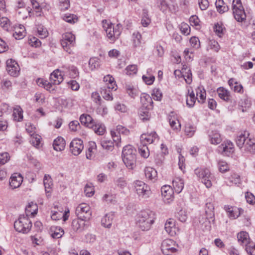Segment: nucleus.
I'll return each instance as SVG.
<instances>
[{"mask_svg":"<svg viewBox=\"0 0 255 255\" xmlns=\"http://www.w3.org/2000/svg\"><path fill=\"white\" fill-rule=\"evenodd\" d=\"M233 13L235 19L243 22L246 19V14L241 0H233L232 2Z\"/></svg>","mask_w":255,"mask_h":255,"instance_id":"5","label":"nucleus"},{"mask_svg":"<svg viewBox=\"0 0 255 255\" xmlns=\"http://www.w3.org/2000/svg\"><path fill=\"white\" fill-rule=\"evenodd\" d=\"M215 4L217 11L220 13H223L229 10L228 5L225 4L223 0H217Z\"/></svg>","mask_w":255,"mask_h":255,"instance_id":"43","label":"nucleus"},{"mask_svg":"<svg viewBox=\"0 0 255 255\" xmlns=\"http://www.w3.org/2000/svg\"><path fill=\"white\" fill-rule=\"evenodd\" d=\"M43 184L45 187V191L50 192L53 185L52 180L51 177L48 175H45L43 179Z\"/></svg>","mask_w":255,"mask_h":255,"instance_id":"45","label":"nucleus"},{"mask_svg":"<svg viewBox=\"0 0 255 255\" xmlns=\"http://www.w3.org/2000/svg\"><path fill=\"white\" fill-rule=\"evenodd\" d=\"M182 75L186 83L190 84L192 81V73L190 69L186 68H183L182 69Z\"/></svg>","mask_w":255,"mask_h":255,"instance_id":"47","label":"nucleus"},{"mask_svg":"<svg viewBox=\"0 0 255 255\" xmlns=\"http://www.w3.org/2000/svg\"><path fill=\"white\" fill-rule=\"evenodd\" d=\"M63 80V76L59 69L54 70L50 76V81L54 84L59 85Z\"/></svg>","mask_w":255,"mask_h":255,"instance_id":"23","label":"nucleus"},{"mask_svg":"<svg viewBox=\"0 0 255 255\" xmlns=\"http://www.w3.org/2000/svg\"><path fill=\"white\" fill-rule=\"evenodd\" d=\"M12 116L15 121L20 122L23 120V110L19 106H15L14 107Z\"/></svg>","mask_w":255,"mask_h":255,"instance_id":"33","label":"nucleus"},{"mask_svg":"<svg viewBox=\"0 0 255 255\" xmlns=\"http://www.w3.org/2000/svg\"><path fill=\"white\" fill-rule=\"evenodd\" d=\"M133 45L134 47H141V35L138 32H134L132 34Z\"/></svg>","mask_w":255,"mask_h":255,"instance_id":"42","label":"nucleus"},{"mask_svg":"<svg viewBox=\"0 0 255 255\" xmlns=\"http://www.w3.org/2000/svg\"><path fill=\"white\" fill-rule=\"evenodd\" d=\"M205 213L208 219H214V206L210 202H207L205 208Z\"/></svg>","mask_w":255,"mask_h":255,"instance_id":"34","label":"nucleus"},{"mask_svg":"<svg viewBox=\"0 0 255 255\" xmlns=\"http://www.w3.org/2000/svg\"><path fill=\"white\" fill-rule=\"evenodd\" d=\"M37 211V207L36 205L32 202L29 203L25 208V212L27 214V216H28V214H31L34 216L35 214H36Z\"/></svg>","mask_w":255,"mask_h":255,"instance_id":"48","label":"nucleus"},{"mask_svg":"<svg viewBox=\"0 0 255 255\" xmlns=\"http://www.w3.org/2000/svg\"><path fill=\"white\" fill-rule=\"evenodd\" d=\"M136 150L131 145L125 146L122 151V158L125 164L129 169L135 166Z\"/></svg>","mask_w":255,"mask_h":255,"instance_id":"3","label":"nucleus"},{"mask_svg":"<svg viewBox=\"0 0 255 255\" xmlns=\"http://www.w3.org/2000/svg\"><path fill=\"white\" fill-rule=\"evenodd\" d=\"M231 183L238 185L241 183L240 176L236 173H233L229 177Z\"/></svg>","mask_w":255,"mask_h":255,"instance_id":"52","label":"nucleus"},{"mask_svg":"<svg viewBox=\"0 0 255 255\" xmlns=\"http://www.w3.org/2000/svg\"><path fill=\"white\" fill-rule=\"evenodd\" d=\"M173 187L175 191L179 194L184 188L183 180L179 177H176L172 181Z\"/></svg>","mask_w":255,"mask_h":255,"instance_id":"28","label":"nucleus"},{"mask_svg":"<svg viewBox=\"0 0 255 255\" xmlns=\"http://www.w3.org/2000/svg\"><path fill=\"white\" fill-rule=\"evenodd\" d=\"M137 71V66L135 65L128 66L126 69V74L128 75L135 74Z\"/></svg>","mask_w":255,"mask_h":255,"instance_id":"58","label":"nucleus"},{"mask_svg":"<svg viewBox=\"0 0 255 255\" xmlns=\"http://www.w3.org/2000/svg\"><path fill=\"white\" fill-rule=\"evenodd\" d=\"M127 91L129 96L132 98H134L138 94L137 90L130 86H128L127 88Z\"/></svg>","mask_w":255,"mask_h":255,"instance_id":"63","label":"nucleus"},{"mask_svg":"<svg viewBox=\"0 0 255 255\" xmlns=\"http://www.w3.org/2000/svg\"><path fill=\"white\" fill-rule=\"evenodd\" d=\"M59 8L61 10H65L70 6L69 0H58Z\"/></svg>","mask_w":255,"mask_h":255,"instance_id":"59","label":"nucleus"},{"mask_svg":"<svg viewBox=\"0 0 255 255\" xmlns=\"http://www.w3.org/2000/svg\"><path fill=\"white\" fill-rule=\"evenodd\" d=\"M41 136L35 132L30 134V142L34 147H38L40 143Z\"/></svg>","mask_w":255,"mask_h":255,"instance_id":"46","label":"nucleus"},{"mask_svg":"<svg viewBox=\"0 0 255 255\" xmlns=\"http://www.w3.org/2000/svg\"><path fill=\"white\" fill-rule=\"evenodd\" d=\"M175 242L171 239H165L161 244V251L165 255H171L177 251Z\"/></svg>","mask_w":255,"mask_h":255,"instance_id":"11","label":"nucleus"},{"mask_svg":"<svg viewBox=\"0 0 255 255\" xmlns=\"http://www.w3.org/2000/svg\"><path fill=\"white\" fill-rule=\"evenodd\" d=\"M87 222L79 218L74 219L71 223V236L75 233H79L85 230L88 227V225L86 223Z\"/></svg>","mask_w":255,"mask_h":255,"instance_id":"12","label":"nucleus"},{"mask_svg":"<svg viewBox=\"0 0 255 255\" xmlns=\"http://www.w3.org/2000/svg\"><path fill=\"white\" fill-rule=\"evenodd\" d=\"M100 143L102 147L105 149L112 151L114 149V142L111 140L104 138L101 139Z\"/></svg>","mask_w":255,"mask_h":255,"instance_id":"41","label":"nucleus"},{"mask_svg":"<svg viewBox=\"0 0 255 255\" xmlns=\"http://www.w3.org/2000/svg\"><path fill=\"white\" fill-rule=\"evenodd\" d=\"M150 109L141 108L139 112V116L143 121H148L150 118V114L149 112Z\"/></svg>","mask_w":255,"mask_h":255,"instance_id":"44","label":"nucleus"},{"mask_svg":"<svg viewBox=\"0 0 255 255\" xmlns=\"http://www.w3.org/2000/svg\"><path fill=\"white\" fill-rule=\"evenodd\" d=\"M25 29L23 25H20L18 27L15 29L14 32L13 33V37L16 39H21L25 36Z\"/></svg>","mask_w":255,"mask_h":255,"instance_id":"36","label":"nucleus"},{"mask_svg":"<svg viewBox=\"0 0 255 255\" xmlns=\"http://www.w3.org/2000/svg\"><path fill=\"white\" fill-rule=\"evenodd\" d=\"M49 233L52 238L59 239L62 237L64 232L63 229L60 227L52 226L49 229Z\"/></svg>","mask_w":255,"mask_h":255,"instance_id":"21","label":"nucleus"},{"mask_svg":"<svg viewBox=\"0 0 255 255\" xmlns=\"http://www.w3.org/2000/svg\"><path fill=\"white\" fill-rule=\"evenodd\" d=\"M218 168L222 173L226 172L229 170V167L227 163L225 161L220 160L218 162Z\"/></svg>","mask_w":255,"mask_h":255,"instance_id":"51","label":"nucleus"},{"mask_svg":"<svg viewBox=\"0 0 255 255\" xmlns=\"http://www.w3.org/2000/svg\"><path fill=\"white\" fill-rule=\"evenodd\" d=\"M63 72L68 73L70 77L75 78L78 76V71L74 66L64 65L62 67Z\"/></svg>","mask_w":255,"mask_h":255,"instance_id":"26","label":"nucleus"},{"mask_svg":"<svg viewBox=\"0 0 255 255\" xmlns=\"http://www.w3.org/2000/svg\"><path fill=\"white\" fill-rule=\"evenodd\" d=\"M140 102L142 104L141 108L151 109L152 108L153 101L151 97L145 93L141 94L140 96Z\"/></svg>","mask_w":255,"mask_h":255,"instance_id":"20","label":"nucleus"},{"mask_svg":"<svg viewBox=\"0 0 255 255\" xmlns=\"http://www.w3.org/2000/svg\"><path fill=\"white\" fill-rule=\"evenodd\" d=\"M237 238L239 243L246 247L252 242L250 241L249 234L246 232H241L238 234Z\"/></svg>","mask_w":255,"mask_h":255,"instance_id":"22","label":"nucleus"},{"mask_svg":"<svg viewBox=\"0 0 255 255\" xmlns=\"http://www.w3.org/2000/svg\"><path fill=\"white\" fill-rule=\"evenodd\" d=\"M0 25L4 29L7 30L10 26L9 20L5 17H2L0 18Z\"/></svg>","mask_w":255,"mask_h":255,"instance_id":"54","label":"nucleus"},{"mask_svg":"<svg viewBox=\"0 0 255 255\" xmlns=\"http://www.w3.org/2000/svg\"><path fill=\"white\" fill-rule=\"evenodd\" d=\"M23 181V177L20 174L14 173L12 175L9 181V185L12 189L18 188Z\"/></svg>","mask_w":255,"mask_h":255,"instance_id":"18","label":"nucleus"},{"mask_svg":"<svg viewBox=\"0 0 255 255\" xmlns=\"http://www.w3.org/2000/svg\"><path fill=\"white\" fill-rule=\"evenodd\" d=\"M75 213L78 218L87 221H89L92 216L91 208L86 203L79 204L76 209Z\"/></svg>","mask_w":255,"mask_h":255,"instance_id":"9","label":"nucleus"},{"mask_svg":"<svg viewBox=\"0 0 255 255\" xmlns=\"http://www.w3.org/2000/svg\"><path fill=\"white\" fill-rule=\"evenodd\" d=\"M218 96L225 101L228 102L230 100V92L224 87H219L217 90Z\"/></svg>","mask_w":255,"mask_h":255,"instance_id":"29","label":"nucleus"},{"mask_svg":"<svg viewBox=\"0 0 255 255\" xmlns=\"http://www.w3.org/2000/svg\"><path fill=\"white\" fill-rule=\"evenodd\" d=\"M139 153L144 158H147L149 155V150L146 145L143 144L138 148Z\"/></svg>","mask_w":255,"mask_h":255,"instance_id":"49","label":"nucleus"},{"mask_svg":"<svg viewBox=\"0 0 255 255\" xmlns=\"http://www.w3.org/2000/svg\"><path fill=\"white\" fill-rule=\"evenodd\" d=\"M206 91L202 87H198L196 89V99L201 103H203L206 99Z\"/></svg>","mask_w":255,"mask_h":255,"instance_id":"39","label":"nucleus"},{"mask_svg":"<svg viewBox=\"0 0 255 255\" xmlns=\"http://www.w3.org/2000/svg\"><path fill=\"white\" fill-rule=\"evenodd\" d=\"M114 215L113 213H109L105 215V216L101 220L102 225L108 228H110L113 223Z\"/></svg>","mask_w":255,"mask_h":255,"instance_id":"30","label":"nucleus"},{"mask_svg":"<svg viewBox=\"0 0 255 255\" xmlns=\"http://www.w3.org/2000/svg\"><path fill=\"white\" fill-rule=\"evenodd\" d=\"M61 44L64 50L69 54L72 53L71 47L75 46V36L71 32H66L62 35Z\"/></svg>","mask_w":255,"mask_h":255,"instance_id":"7","label":"nucleus"},{"mask_svg":"<svg viewBox=\"0 0 255 255\" xmlns=\"http://www.w3.org/2000/svg\"><path fill=\"white\" fill-rule=\"evenodd\" d=\"M145 176L146 178L150 180H155L157 173L156 170L152 167H146L144 169Z\"/></svg>","mask_w":255,"mask_h":255,"instance_id":"31","label":"nucleus"},{"mask_svg":"<svg viewBox=\"0 0 255 255\" xmlns=\"http://www.w3.org/2000/svg\"><path fill=\"white\" fill-rule=\"evenodd\" d=\"M111 134L113 139V142H115L118 146H119V142L121 140L120 134L115 130H111Z\"/></svg>","mask_w":255,"mask_h":255,"instance_id":"60","label":"nucleus"},{"mask_svg":"<svg viewBox=\"0 0 255 255\" xmlns=\"http://www.w3.org/2000/svg\"><path fill=\"white\" fill-rule=\"evenodd\" d=\"M161 195L165 201L169 202V200H172L173 199V191L171 186L164 185L161 189Z\"/></svg>","mask_w":255,"mask_h":255,"instance_id":"16","label":"nucleus"},{"mask_svg":"<svg viewBox=\"0 0 255 255\" xmlns=\"http://www.w3.org/2000/svg\"><path fill=\"white\" fill-rule=\"evenodd\" d=\"M176 217L181 222H185L187 219V215L185 211L181 210L176 215Z\"/></svg>","mask_w":255,"mask_h":255,"instance_id":"57","label":"nucleus"},{"mask_svg":"<svg viewBox=\"0 0 255 255\" xmlns=\"http://www.w3.org/2000/svg\"><path fill=\"white\" fill-rule=\"evenodd\" d=\"M104 81L106 82L105 87L108 89L116 90V82L114 78L111 75H108L104 77Z\"/></svg>","mask_w":255,"mask_h":255,"instance_id":"35","label":"nucleus"},{"mask_svg":"<svg viewBox=\"0 0 255 255\" xmlns=\"http://www.w3.org/2000/svg\"><path fill=\"white\" fill-rule=\"evenodd\" d=\"M180 30L182 34L188 35L190 33V27L187 23H182L180 26Z\"/></svg>","mask_w":255,"mask_h":255,"instance_id":"64","label":"nucleus"},{"mask_svg":"<svg viewBox=\"0 0 255 255\" xmlns=\"http://www.w3.org/2000/svg\"><path fill=\"white\" fill-rule=\"evenodd\" d=\"M96 144L95 142H90V147L86 152V158L88 159H92L94 157V154L96 151Z\"/></svg>","mask_w":255,"mask_h":255,"instance_id":"38","label":"nucleus"},{"mask_svg":"<svg viewBox=\"0 0 255 255\" xmlns=\"http://www.w3.org/2000/svg\"><path fill=\"white\" fill-rule=\"evenodd\" d=\"M218 150L222 154L230 156L234 151V145L231 141L227 140L218 147Z\"/></svg>","mask_w":255,"mask_h":255,"instance_id":"15","label":"nucleus"},{"mask_svg":"<svg viewBox=\"0 0 255 255\" xmlns=\"http://www.w3.org/2000/svg\"><path fill=\"white\" fill-rule=\"evenodd\" d=\"M31 222L27 217H20L14 223L15 230L23 234L28 233L31 230Z\"/></svg>","mask_w":255,"mask_h":255,"instance_id":"6","label":"nucleus"},{"mask_svg":"<svg viewBox=\"0 0 255 255\" xmlns=\"http://www.w3.org/2000/svg\"><path fill=\"white\" fill-rule=\"evenodd\" d=\"M236 142L242 152L255 153V138L250 137L248 131H245L238 135Z\"/></svg>","mask_w":255,"mask_h":255,"instance_id":"1","label":"nucleus"},{"mask_svg":"<svg viewBox=\"0 0 255 255\" xmlns=\"http://www.w3.org/2000/svg\"><path fill=\"white\" fill-rule=\"evenodd\" d=\"M93 130L96 134L98 135H103L106 131V128L104 125L101 123H95L93 126L90 128Z\"/></svg>","mask_w":255,"mask_h":255,"instance_id":"32","label":"nucleus"},{"mask_svg":"<svg viewBox=\"0 0 255 255\" xmlns=\"http://www.w3.org/2000/svg\"><path fill=\"white\" fill-rule=\"evenodd\" d=\"M111 89H108L107 87L103 86L101 88V94L103 98L106 100L112 101L113 99Z\"/></svg>","mask_w":255,"mask_h":255,"instance_id":"40","label":"nucleus"},{"mask_svg":"<svg viewBox=\"0 0 255 255\" xmlns=\"http://www.w3.org/2000/svg\"><path fill=\"white\" fill-rule=\"evenodd\" d=\"M194 173L207 188H209L212 186V177L208 169L197 168L195 169Z\"/></svg>","mask_w":255,"mask_h":255,"instance_id":"8","label":"nucleus"},{"mask_svg":"<svg viewBox=\"0 0 255 255\" xmlns=\"http://www.w3.org/2000/svg\"><path fill=\"white\" fill-rule=\"evenodd\" d=\"M224 209L228 213V216L231 219H235L240 215L239 209L236 207L225 205Z\"/></svg>","mask_w":255,"mask_h":255,"instance_id":"24","label":"nucleus"},{"mask_svg":"<svg viewBox=\"0 0 255 255\" xmlns=\"http://www.w3.org/2000/svg\"><path fill=\"white\" fill-rule=\"evenodd\" d=\"M247 252L251 255H255V243L252 242L246 247Z\"/></svg>","mask_w":255,"mask_h":255,"instance_id":"61","label":"nucleus"},{"mask_svg":"<svg viewBox=\"0 0 255 255\" xmlns=\"http://www.w3.org/2000/svg\"><path fill=\"white\" fill-rule=\"evenodd\" d=\"M134 188L136 193L142 198H147L151 194L149 186L143 182L136 180L134 182Z\"/></svg>","mask_w":255,"mask_h":255,"instance_id":"10","label":"nucleus"},{"mask_svg":"<svg viewBox=\"0 0 255 255\" xmlns=\"http://www.w3.org/2000/svg\"><path fill=\"white\" fill-rule=\"evenodd\" d=\"M84 148L83 141L79 138H75L70 144V150L74 155H79Z\"/></svg>","mask_w":255,"mask_h":255,"instance_id":"14","label":"nucleus"},{"mask_svg":"<svg viewBox=\"0 0 255 255\" xmlns=\"http://www.w3.org/2000/svg\"><path fill=\"white\" fill-rule=\"evenodd\" d=\"M89 65L91 70L98 68L99 66V60L97 57L91 58L89 61Z\"/></svg>","mask_w":255,"mask_h":255,"instance_id":"53","label":"nucleus"},{"mask_svg":"<svg viewBox=\"0 0 255 255\" xmlns=\"http://www.w3.org/2000/svg\"><path fill=\"white\" fill-rule=\"evenodd\" d=\"M53 146L54 150L62 151L65 148V141L63 138L59 136L54 140Z\"/></svg>","mask_w":255,"mask_h":255,"instance_id":"27","label":"nucleus"},{"mask_svg":"<svg viewBox=\"0 0 255 255\" xmlns=\"http://www.w3.org/2000/svg\"><path fill=\"white\" fill-rule=\"evenodd\" d=\"M152 96L154 100L160 101L162 97V94L160 89H153L152 90Z\"/></svg>","mask_w":255,"mask_h":255,"instance_id":"55","label":"nucleus"},{"mask_svg":"<svg viewBox=\"0 0 255 255\" xmlns=\"http://www.w3.org/2000/svg\"><path fill=\"white\" fill-rule=\"evenodd\" d=\"M79 120L82 125H84L89 128L95 123L93 118L89 115L86 114L81 115L80 117Z\"/></svg>","mask_w":255,"mask_h":255,"instance_id":"25","label":"nucleus"},{"mask_svg":"<svg viewBox=\"0 0 255 255\" xmlns=\"http://www.w3.org/2000/svg\"><path fill=\"white\" fill-rule=\"evenodd\" d=\"M70 129L72 131H77L80 128V125L78 121L71 122L69 124Z\"/></svg>","mask_w":255,"mask_h":255,"instance_id":"62","label":"nucleus"},{"mask_svg":"<svg viewBox=\"0 0 255 255\" xmlns=\"http://www.w3.org/2000/svg\"><path fill=\"white\" fill-rule=\"evenodd\" d=\"M170 0H159V7L163 12L166 11L169 8V1Z\"/></svg>","mask_w":255,"mask_h":255,"instance_id":"56","label":"nucleus"},{"mask_svg":"<svg viewBox=\"0 0 255 255\" xmlns=\"http://www.w3.org/2000/svg\"><path fill=\"white\" fill-rule=\"evenodd\" d=\"M211 143L213 144H218L222 141L220 134L217 131H213L209 135Z\"/></svg>","mask_w":255,"mask_h":255,"instance_id":"37","label":"nucleus"},{"mask_svg":"<svg viewBox=\"0 0 255 255\" xmlns=\"http://www.w3.org/2000/svg\"><path fill=\"white\" fill-rule=\"evenodd\" d=\"M103 28L105 30L108 39L111 42H114L118 39L122 32V25L118 24L114 25L112 23H109L106 19L103 21Z\"/></svg>","mask_w":255,"mask_h":255,"instance_id":"4","label":"nucleus"},{"mask_svg":"<svg viewBox=\"0 0 255 255\" xmlns=\"http://www.w3.org/2000/svg\"><path fill=\"white\" fill-rule=\"evenodd\" d=\"M164 229L166 232L171 236H173L176 234V228L175 221L172 219H169L165 224Z\"/></svg>","mask_w":255,"mask_h":255,"instance_id":"17","label":"nucleus"},{"mask_svg":"<svg viewBox=\"0 0 255 255\" xmlns=\"http://www.w3.org/2000/svg\"><path fill=\"white\" fill-rule=\"evenodd\" d=\"M156 139H158V136L155 131L149 133L142 134L140 136V140L142 142L148 143L149 144L153 143Z\"/></svg>","mask_w":255,"mask_h":255,"instance_id":"19","label":"nucleus"},{"mask_svg":"<svg viewBox=\"0 0 255 255\" xmlns=\"http://www.w3.org/2000/svg\"><path fill=\"white\" fill-rule=\"evenodd\" d=\"M196 128L190 124L187 125L185 128V133L188 137H192L195 133Z\"/></svg>","mask_w":255,"mask_h":255,"instance_id":"50","label":"nucleus"},{"mask_svg":"<svg viewBox=\"0 0 255 255\" xmlns=\"http://www.w3.org/2000/svg\"><path fill=\"white\" fill-rule=\"evenodd\" d=\"M6 70L8 73L13 77H16L18 75L20 68L17 63L11 59H8L6 62Z\"/></svg>","mask_w":255,"mask_h":255,"instance_id":"13","label":"nucleus"},{"mask_svg":"<svg viewBox=\"0 0 255 255\" xmlns=\"http://www.w3.org/2000/svg\"><path fill=\"white\" fill-rule=\"evenodd\" d=\"M154 214L150 210H144L140 212L137 220V225L142 231L150 229L154 221Z\"/></svg>","mask_w":255,"mask_h":255,"instance_id":"2","label":"nucleus"}]
</instances>
